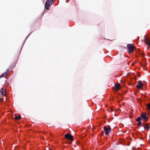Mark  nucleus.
Returning a JSON list of instances; mask_svg holds the SVG:
<instances>
[{
  "label": "nucleus",
  "mask_w": 150,
  "mask_h": 150,
  "mask_svg": "<svg viewBox=\"0 0 150 150\" xmlns=\"http://www.w3.org/2000/svg\"><path fill=\"white\" fill-rule=\"evenodd\" d=\"M53 3V0H47L45 5V8L48 9L49 7Z\"/></svg>",
  "instance_id": "obj_1"
},
{
  "label": "nucleus",
  "mask_w": 150,
  "mask_h": 150,
  "mask_svg": "<svg viewBox=\"0 0 150 150\" xmlns=\"http://www.w3.org/2000/svg\"><path fill=\"white\" fill-rule=\"evenodd\" d=\"M144 41L147 46H150V37H149L145 36L144 37Z\"/></svg>",
  "instance_id": "obj_2"
},
{
  "label": "nucleus",
  "mask_w": 150,
  "mask_h": 150,
  "mask_svg": "<svg viewBox=\"0 0 150 150\" xmlns=\"http://www.w3.org/2000/svg\"><path fill=\"white\" fill-rule=\"evenodd\" d=\"M127 47L128 49V51L129 53H132L134 50V46L131 44H129L127 45Z\"/></svg>",
  "instance_id": "obj_3"
},
{
  "label": "nucleus",
  "mask_w": 150,
  "mask_h": 150,
  "mask_svg": "<svg viewBox=\"0 0 150 150\" xmlns=\"http://www.w3.org/2000/svg\"><path fill=\"white\" fill-rule=\"evenodd\" d=\"M103 129L105 131V134L106 135H108L111 130L110 127L109 126L108 127L105 126L104 127Z\"/></svg>",
  "instance_id": "obj_4"
},
{
  "label": "nucleus",
  "mask_w": 150,
  "mask_h": 150,
  "mask_svg": "<svg viewBox=\"0 0 150 150\" xmlns=\"http://www.w3.org/2000/svg\"><path fill=\"white\" fill-rule=\"evenodd\" d=\"M64 137L66 139H69L71 140H73V137L72 136L69 134H65Z\"/></svg>",
  "instance_id": "obj_5"
},
{
  "label": "nucleus",
  "mask_w": 150,
  "mask_h": 150,
  "mask_svg": "<svg viewBox=\"0 0 150 150\" xmlns=\"http://www.w3.org/2000/svg\"><path fill=\"white\" fill-rule=\"evenodd\" d=\"M143 86V84L142 83L141 81H139L138 82V84L136 86L138 88H141Z\"/></svg>",
  "instance_id": "obj_6"
},
{
  "label": "nucleus",
  "mask_w": 150,
  "mask_h": 150,
  "mask_svg": "<svg viewBox=\"0 0 150 150\" xmlns=\"http://www.w3.org/2000/svg\"><path fill=\"white\" fill-rule=\"evenodd\" d=\"M140 116L142 117V118L145 120L146 121L148 119L146 114L142 113Z\"/></svg>",
  "instance_id": "obj_7"
},
{
  "label": "nucleus",
  "mask_w": 150,
  "mask_h": 150,
  "mask_svg": "<svg viewBox=\"0 0 150 150\" xmlns=\"http://www.w3.org/2000/svg\"><path fill=\"white\" fill-rule=\"evenodd\" d=\"M0 92L2 95L5 96L6 95V90L5 89H4L3 88H2L1 89H0Z\"/></svg>",
  "instance_id": "obj_8"
},
{
  "label": "nucleus",
  "mask_w": 150,
  "mask_h": 150,
  "mask_svg": "<svg viewBox=\"0 0 150 150\" xmlns=\"http://www.w3.org/2000/svg\"><path fill=\"white\" fill-rule=\"evenodd\" d=\"M9 71V70L8 69H7L6 71L4 73L1 75V78L5 77L6 76L8 72Z\"/></svg>",
  "instance_id": "obj_9"
},
{
  "label": "nucleus",
  "mask_w": 150,
  "mask_h": 150,
  "mask_svg": "<svg viewBox=\"0 0 150 150\" xmlns=\"http://www.w3.org/2000/svg\"><path fill=\"white\" fill-rule=\"evenodd\" d=\"M144 129H146L147 130H148L149 128L150 127L149 124H146L144 125Z\"/></svg>",
  "instance_id": "obj_10"
},
{
  "label": "nucleus",
  "mask_w": 150,
  "mask_h": 150,
  "mask_svg": "<svg viewBox=\"0 0 150 150\" xmlns=\"http://www.w3.org/2000/svg\"><path fill=\"white\" fill-rule=\"evenodd\" d=\"M115 88L117 90H119L120 89V85L119 84H115Z\"/></svg>",
  "instance_id": "obj_11"
},
{
  "label": "nucleus",
  "mask_w": 150,
  "mask_h": 150,
  "mask_svg": "<svg viewBox=\"0 0 150 150\" xmlns=\"http://www.w3.org/2000/svg\"><path fill=\"white\" fill-rule=\"evenodd\" d=\"M142 119H141V118L140 117H138L136 120L137 121V122H140V121Z\"/></svg>",
  "instance_id": "obj_12"
},
{
  "label": "nucleus",
  "mask_w": 150,
  "mask_h": 150,
  "mask_svg": "<svg viewBox=\"0 0 150 150\" xmlns=\"http://www.w3.org/2000/svg\"><path fill=\"white\" fill-rule=\"evenodd\" d=\"M21 118V116L20 115H18L17 116H16L15 118L16 120L20 119Z\"/></svg>",
  "instance_id": "obj_13"
},
{
  "label": "nucleus",
  "mask_w": 150,
  "mask_h": 150,
  "mask_svg": "<svg viewBox=\"0 0 150 150\" xmlns=\"http://www.w3.org/2000/svg\"><path fill=\"white\" fill-rule=\"evenodd\" d=\"M142 122L140 121V122H139L138 123V126H141V127H142Z\"/></svg>",
  "instance_id": "obj_14"
},
{
  "label": "nucleus",
  "mask_w": 150,
  "mask_h": 150,
  "mask_svg": "<svg viewBox=\"0 0 150 150\" xmlns=\"http://www.w3.org/2000/svg\"><path fill=\"white\" fill-rule=\"evenodd\" d=\"M147 107L148 108L150 109V103H149Z\"/></svg>",
  "instance_id": "obj_15"
}]
</instances>
